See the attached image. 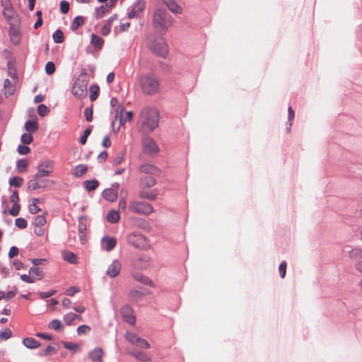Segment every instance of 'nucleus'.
<instances>
[{
    "label": "nucleus",
    "mask_w": 362,
    "mask_h": 362,
    "mask_svg": "<svg viewBox=\"0 0 362 362\" xmlns=\"http://www.w3.org/2000/svg\"><path fill=\"white\" fill-rule=\"evenodd\" d=\"M132 355L135 357L137 360L142 362H148L151 361V356H149L146 353H143L141 351H134L132 353Z\"/></svg>",
    "instance_id": "c756f323"
},
{
    "label": "nucleus",
    "mask_w": 362,
    "mask_h": 362,
    "mask_svg": "<svg viewBox=\"0 0 362 362\" xmlns=\"http://www.w3.org/2000/svg\"><path fill=\"white\" fill-rule=\"evenodd\" d=\"M62 344H63L64 347L69 350H76V349L78 348V345L76 344H73V343L66 342V341H64Z\"/></svg>",
    "instance_id": "69168bd1"
},
{
    "label": "nucleus",
    "mask_w": 362,
    "mask_h": 362,
    "mask_svg": "<svg viewBox=\"0 0 362 362\" xmlns=\"http://www.w3.org/2000/svg\"><path fill=\"white\" fill-rule=\"evenodd\" d=\"M86 226H87V219L86 218L81 216L78 219V230L79 233V238L82 244H84L86 242Z\"/></svg>",
    "instance_id": "ddd939ff"
},
{
    "label": "nucleus",
    "mask_w": 362,
    "mask_h": 362,
    "mask_svg": "<svg viewBox=\"0 0 362 362\" xmlns=\"http://www.w3.org/2000/svg\"><path fill=\"white\" fill-rule=\"evenodd\" d=\"M32 263L34 266L37 265H45L47 264V259H33Z\"/></svg>",
    "instance_id": "338daca9"
},
{
    "label": "nucleus",
    "mask_w": 362,
    "mask_h": 362,
    "mask_svg": "<svg viewBox=\"0 0 362 362\" xmlns=\"http://www.w3.org/2000/svg\"><path fill=\"white\" fill-rule=\"evenodd\" d=\"M90 43L96 49L99 50L103 47L104 40L100 36L95 34H92Z\"/></svg>",
    "instance_id": "4be33fe9"
},
{
    "label": "nucleus",
    "mask_w": 362,
    "mask_h": 362,
    "mask_svg": "<svg viewBox=\"0 0 362 362\" xmlns=\"http://www.w3.org/2000/svg\"><path fill=\"white\" fill-rule=\"evenodd\" d=\"M30 149L28 146L25 145H20L18 147V152L21 155H27L30 153Z\"/></svg>",
    "instance_id": "e2e57ef3"
},
{
    "label": "nucleus",
    "mask_w": 362,
    "mask_h": 362,
    "mask_svg": "<svg viewBox=\"0 0 362 362\" xmlns=\"http://www.w3.org/2000/svg\"><path fill=\"white\" fill-rule=\"evenodd\" d=\"M47 223L45 215H38L35 217L34 224L37 227H42Z\"/></svg>",
    "instance_id": "a19ab883"
},
{
    "label": "nucleus",
    "mask_w": 362,
    "mask_h": 362,
    "mask_svg": "<svg viewBox=\"0 0 362 362\" xmlns=\"http://www.w3.org/2000/svg\"><path fill=\"white\" fill-rule=\"evenodd\" d=\"M107 221L110 223H117L120 219L119 211L116 210L110 211L106 216Z\"/></svg>",
    "instance_id": "5701e85b"
},
{
    "label": "nucleus",
    "mask_w": 362,
    "mask_h": 362,
    "mask_svg": "<svg viewBox=\"0 0 362 362\" xmlns=\"http://www.w3.org/2000/svg\"><path fill=\"white\" fill-rule=\"evenodd\" d=\"M90 331V328L88 325H81L77 328V332L79 335L88 334Z\"/></svg>",
    "instance_id": "052dcab7"
},
{
    "label": "nucleus",
    "mask_w": 362,
    "mask_h": 362,
    "mask_svg": "<svg viewBox=\"0 0 362 362\" xmlns=\"http://www.w3.org/2000/svg\"><path fill=\"white\" fill-rule=\"evenodd\" d=\"M112 19H109L107 22L101 28V34L104 36L107 35L111 31Z\"/></svg>",
    "instance_id": "de8ad7c7"
},
{
    "label": "nucleus",
    "mask_w": 362,
    "mask_h": 362,
    "mask_svg": "<svg viewBox=\"0 0 362 362\" xmlns=\"http://www.w3.org/2000/svg\"><path fill=\"white\" fill-rule=\"evenodd\" d=\"M139 83L145 94L152 95L159 90L160 82L157 77L152 74L140 76Z\"/></svg>",
    "instance_id": "7ed1b4c3"
},
{
    "label": "nucleus",
    "mask_w": 362,
    "mask_h": 362,
    "mask_svg": "<svg viewBox=\"0 0 362 362\" xmlns=\"http://www.w3.org/2000/svg\"><path fill=\"white\" fill-rule=\"evenodd\" d=\"M158 192L156 189H141L139 192V197L153 201L156 199Z\"/></svg>",
    "instance_id": "f3484780"
},
{
    "label": "nucleus",
    "mask_w": 362,
    "mask_h": 362,
    "mask_svg": "<svg viewBox=\"0 0 362 362\" xmlns=\"http://www.w3.org/2000/svg\"><path fill=\"white\" fill-rule=\"evenodd\" d=\"M156 184L155 179L150 175L145 176L141 179V189H148L153 187Z\"/></svg>",
    "instance_id": "b1692460"
},
{
    "label": "nucleus",
    "mask_w": 362,
    "mask_h": 362,
    "mask_svg": "<svg viewBox=\"0 0 362 362\" xmlns=\"http://www.w3.org/2000/svg\"><path fill=\"white\" fill-rule=\"evenodd\" d=\"M85 23V18L83 16H76L74 18L72 24L71 29L76 30L78 28L82 26Z\"/></svg>",
    "instance_id": "473e14b6"
},
{
    "label": "nucleus",
    "mask_w": 362,
    "mask_h": 362,
    "mask_svg": "<svg viewBox=\"0 0 362 362\" xmlns=\"http://www.w3.org/2000/svg\"><path fill=\"white\" fill-rule=\"evenodd\" d=\"M54 171V163L51 160H46L40 163L37 167V173L35 174L36 178L47 177L50 175Z\"/></svg>",
    "instance_id": "6e6552de"
},
{
    "label": "nucleus",
    "mask_w": 362,
    "mask_h": 362,
    "mask_svg": "<svg viewBox=\"0 0 362 362\" xmlns=\"http://www.w3.org/2000/svg\"><path fill=\"white\" fill-rule=\"evenodd\" d=\"M62 256L64 260L69 262L71 264H74L77 262V257L76 255L70 251H64L62 253Z\"/></svg>",
    "instance_id": "bb28decb"
},
{
    "label": "nucleus",
    "mask_w": 362,
    "mask_h": 362,
    "mask_svg": "<svg viewBox=\"0 0 362 362\" xmlns=\"http://www.w3.org/2000/svg\"><path fill=\"white\" fill-rule=\"evenodd\" d=\"M42 278V273H25L21 275V279L26 283H34Z\"/></svg>",
    "instance_id": "dca6fc26"
},
{
    "label": "nucleus",
    "mask_w": 362,
    "mask_h": 362,
    "mask_svg": "<svg viewBox=\"0 0 362 362\" xmlns=\"http://www.w3.org/2000/svg\"><path fill=\"white\" fill-rule=\"evenodd\" d=\"M174 19L164 8L156 9L153 16V25L160 32H165L173 25Z\"/></svg>",
    "instance_id": "f03ea898"
},
{
    "label": "nucleus",
    "mask_w": 362,
    "mask_h": 362,
    "mask_svg": "<svg viewBox=\"0 0 362 362\" xmlns=\"http://www.w3.org/2000/svg\"><path fill=\"white\" fill-rule=\"evenodd\" d=\"M38 179L39 178H36L35 175L34 178L30 180L28 182V188L30 190H35V189L40 188L41 186L38 182Z\"/></svg>",
    "instance_id": "37998d69"
},
{
    "label": "nucleus",
    "mask_w": 362,
    "mask_h": 362,
    "mask_svg": "<svg viewBox=\"0 0 362 362\" xmlns=\"http://www.w3.org/2000/svg\"><path fill=\"white\" fill-rule=\"evenodd\" d=\"M21 206L19 203H13L12 208L9 210V214L13 216H16L20 211Z\"/></svg>",
    "instance_id": "5fc2aeb1"
},
{
    "label": "nucleus",
    "mask_w": 362,
    "mask_h": 362,
    "mask_svg": "<svg viewBox=\"0 0 362 362\" xmlns=\"http://www.w3.org/2000/svg\"><path fill=\"white\" fill-rule=\"evenodd\" d=\"M91 127H88L85 129V131L83 132V135L81 136L80 138V143L82 144V145H84L86 144V141H87V139L88 137L89 136V135L91 133Z\"/></svg>",
    "instance_id": "8fccbe9b"
},
{
    "label": "nucleus",
    "mask_w": 362,
    "mask_h": 362,
    "mask_svg": "<svg viewBox=\"0 0 362 362\" xmlns=\"http://www.w3.org/2000/svg\"><path fill=\"white\" fill-rule=\"evenodd\" d=\"M11 186L21 187L23 183V179L20 177H14L10 180L9 182Z\"/></svg>",
    "instance_id": "3c124183"
},
{
    "label": "nucleus",
    "mask_w": 362,
    "mask_h": 362,
    "mask_svg": "<svg viewBox=\"0 0 362 362\" xmlns=\"http://www.w3.org/2000/svg\"><path fill=\"white\" fill-rule=\"evenodd\" d=\"M15 225L21 229H24L27 227L28 223L25 218H18L15 221Z\"/></svg>",
    "instance_id": "603ef678"
},
{
    "label": "nucleus",
    "mask_w": 362,
    "mask_h": 362,
    "mask_svg": "<svg viewBox=\"0 0 362 362\" xmlns=\"http://www.w3.org/2000/svg\"><path fill=\"white\" fill-rule=\"evenodd\" d=\"M127 195L126 191L122 190L118 203L119 210L124 211L127 208Z\"/></svg>",
    "instance_id": "7c9ffc66"
},
{
    "label": "nucleus",
    "mask_w": 362,
    "mask_h": 362,
    "mask_svg": "<svg viewBox=\"0 0 362 362\" xmlns=\"http://www.w3.org/2000/svg\"><path fill=\"white\" fill-rule=\"evenodd\" d=\"M15 89L16 88L14 85H13L8 79H6L4 84V95L6 96L13 95L14 93Z\"/></svg>",
    "instance_id": "a878e982"
},
{
    "label": "nucleus",
    "mask_w": 362,
    "mask_h": 362,
    "mask_svg": "<svg viewBox=\"0 0 362 362\" xmlns=\"http://www.w3.org/2000/svg\"><path fill=\"white\" fill-rule=\"evenodd\" d=\"M134 278L138 281H140L144 284L153 286L152 281L146 276H145L143 273H134Z\"/></svg>",
    "instance_id": "2f4dec72"
},
{
    "label": "nucleus",
    "mask_w": 362,
    "mask_h": 362,
    "mask_svg": "<svg viewBox=\"0 0 362 362\" xmlns=\"http://www.w3.org/2000/svg\"><path fill=\"white\" fill-rule=\"evenodd\" d=\"M40 202V199L37 198H33L30 200L28 209L29 211L33 214H35L41 211V209L37 206V204Z\"/></svg>",
    "instance_id": "cd10ccee"
},
{
    "label": "nucleus",
    "mask_w": 362,
    "mask_h": 362,
    "mask_svg": "<svg viewBox=\"0 0 362 362\" xmlns=\"http://www.w3.org/2000/svg\"><path fill=\"white\" fill-rule=\"evenodd\" d=\"M122 269V263L119 260L115 259L109 266L107 272H120Z\"/></svg>",
    "instance_id": "58836bf2"
},
{
    "label": "nucleus",
    "mask_w": 362,
    "mask_h": 362,
    "mask_svg": "<svg viewBox=\"0 0 362 362\" xmlns=\"http://www.w3.org/2000/svg\"><path fill=\"white\" fill-rule=\"evenodd\" d=\"M88 168L86 165L80 164L75 166L72 170V175L75 177H81L86 173Z\"/></svg>",
    "instance_id": "412c9836"
},
{
    "label": "nucleus",
    "mask_w": 362,
    "mask_h": 362,
    "mask_svg": "<svg viewBox=\"0 0 362 362\" xmlns=\"http://www.w3.org/2000/svg\"><path fill=\"white\" fill-rule=\"evenodd\" d=\"M127 243L132 246L139 249H147L148 243L147 238L139 233H131L127 237Z\"/></svg>",
    "instance_id": "423d86ee"
},
{
    "label": "nucleus",
    "mask_w": 362,
    "mask_h": 362,
    "mask_svg": "<svg viewBox=\"0 0 362 362\" xmlns=\"http://www.w3.org/2000/svg\"><path fill=\"white\" fill-rule=\"evenodd\" d=\"M64 34L62 30H57L53 34V40L56 43H62L64 41Z\"/></svg>",
    "instance_id": "49530a36"
},
{
    "label": "nucleus",
    "mask_w": 362,
    "mask_h": 362,
    "mask_svg": "<svg viewBox=\"0 0 362 362\" xmlns=\"http://www.w3.org/2000/svg\"><path fill=\"white\" fill-rule=\"evenodd\" d=\"M77 314L69 313L64 316V321L66 325H71L72 322L76 319Z\"/></svg>",
    "instance_id": "c03bdc74"
},
{
    "label": "nucleus",
    "mask_w": 362,
    "mask_h": 362,
    "mask_svg": "<svg viewBox=\"0 0 362 362\" xmlns=\"http://www.w3.org/2000/svg\"><path fill=\"white\" fill-rule=\"evenodd\" d=\"M90 90L91 93V94L90 95V99L91 101H94L98 96L99 88L96 86H92L90 88Z\"/></svg>",
    "instance_id": "09e8293b"
},
{
    "label": "nucleus",
    "mask_w": 362,
    "mask_h": 362,
    "mask_svg": "<svg viewBox=\"0 0 362 362\" xmlns=\"http://www.w3.org/2000/svg\"><path fill=\"white\" fill-rule=\"evenodd\" d=\"M124 152H119L114 159L113 164L115 165H119L124 159Z\"/></svg>",
    "instance_id": "4d7b16f0"
},
{
    "label": "nucleus",
    "mask_w": 362,
    "mask_h": 362,
    "mask_svg": "<svg viewBox=\"0 0 362 362\" xmlns=\"http://www.w3.org/2000/svg\"><path fill=\"white\" fill-rule=\"evenodd\" d=\"M140 171L143 173L153 175L158 171L157 168L151 164H144L140 166Z\"/></svg>",
    "instance_id": "c85d7f7f"
},
{
    "label": "nucleus",
    "mask_w": 362,
    "mask_h": 362,
    "mask_svg": "<svg viewBox=\"0 0 362 362\" xmlns=\"http://www.w3.org/2000/svg\"><path fill=\"white\" fill-rule=\"evenodd\" d=\"M146 6L145 1L143 0L137 1L132 6L131 11L128 13L129 18L139 17L144 11Z\"/></svg>",
    "instance_id": "9b49d317"
},
{
    "label": "nucleus",
    "mask_w": 362,
    "mask_h": 362,
    "mask_svg": "<svg viewBox=\"0 0 362 362\" xmlns=\"http://www.w3.org/2000/svg\"><path fill=\"white\" fill-rule=\"evenodd\" d=\"M117 187L118 185H117L116 188H107L105 189L103 192V197L110 202H114L116 201L117 197H118V192H117Z\"/></svg>",
    "instance_id": "2eb2a0df"
},
{
    "label": "nucleus",
    "mask_w": 362,
    "mask_h": 362,
    "mask_svg": "<svg viewBox=\"0 0 362 362\" xmlns=\"http://www.w3.org/2000/svg\"><path fill=\"white\" fill-rule=\"evenodd\" d=\"M117 245V239L114 237L105 236L101 240L102 247L107 252L112 250Z\"/></svg>",
    "instance_id": "4468645a"
},
{
    "label": "nucleus",
    "mask_w": 362,
    "mask_h": 362,
    "mask_svg": "<svg viewBox=\"0 0 362 362\" xmlns=\"http://www.w3.org/2000/svg\"><path fill=\"white\" fill-rule=\"evenodd\" d=\"M49 327L54 330H59L62 327V325L59 320H53L50 322Z\"/></svg>",
    "instance_id": "6e6d98bb"
},
{
    "label": "nucleus",
    "mask_w": 362,
    "mask_h": 362,
    "mask_svg": "<svg viewBox=\"0 0 362 362\" xmlns=\"http://www.w3.org/2000/svg\"><path fill=\"white\" fill-rule=\"evenodd\" d=\"M28 163L25 159H21L17 163V169L19 173H25L27 170Z\"/></svg>",
    "instance_id": "ea45409f"
},
{
    "label": "nucleus",
    "mask_w": 362,
    "mask_h": 362,
    "mask_svg": "<svg viewBox=\"0 0 362 362\" xmlns=\"http://www.w3.org/2000/svg\"><path fill=\"white\" fill-rule=\"evenodd\" d=\"M81 288L78 286H71L66 290L65 294L69 296H73L75 293H78Z\"/></svg>",
    "instance_id": "13d9d810"
},
{
    "label": "nucleus",
    "mask_w": 362,
    "mask_h": 362,
    "mask_svg": "<svg viewBox=\"0 0 362 362\" xmlns=\"http://www.w3.org/2000/svg\"><path fill=\"white\" fill-rule=\"evenodd\" d=\"M56 353V349L54 346L49 345L47 347L38 353V356H45L54 354Z\"/></svg>",
    "instance_id": "79ce46f5"
},
{
    "label": "nucleus",
    "mask_w": 362,
    "mask_h": 362,
    "mask_svg": "<svg viewBox=\"0 0 362 362\" xmlns=\"http://www.w3.org/2000/svg\"><path fill=\"white\" fill-rule=\"evenodd\" d=\"M38 125L37 122L33 120H28L25 124V129L30 134L35 132L37 130Z\"/></svg>",
    "instance_id": "72a5a7b5"
},
{
    "label": "nucleus",
    "mask_w": 362,
    "mask_h": 362,
    "mask_svg": "<svg viewBox=\"0 0 362 362\" xmlns=\"http://www.w3.org/2000/svg\"><path fill=\"white\" fill-rule=\"evenodd\" d=\"M99 185L96 180H86L84 182V186L88 191L95 190Z\"/></svg>",
    "instance_id": "c9c22d12"
},
{
    "label": "nucleus",
    "mask_w": 362,
    "mask_h": 362,
    "mask_svg": "<svg viewBox=\"0 0 362 362\" xmlns=\"http://www.w3.org/2000/svg\"><path fill=\"white\" fill-rule=\"evenodd\" d=\"M159 115L156 109L145 107L140 114L139 124L144 132H152L158 125Z\"/></svg>",
    "instance_id": "f257e3e1"
},
{
    "label": "nucleus",
    "mask_w": 362,
    "mask_h": 362,
    "mask_svg": "<svg viewBox=\"0 0 362 362\" xmlns=\"http://www.w3.org/2000/svg\"><path fill=\"white\" fill-rule=\"evenodd\" d=\"M87 75L86 74H81L75 81L72 89V94L79 98L82 99L87 95V86H88Z\"/></svg>",
    "instance_id": "20e7f679"
},
{
    "label": "nucleus",
    "mask_w": 362,
    "mask_h": 362,
    "mask_svg": "<svg viewBox=\"0 0 362 362\" xmlns=\"http://www.w3.org/2000/svg\"><path fill=\"white\" fill-rule=\"evenodd\" d=\"M149 294V292L141 291L139 290H132L129 293V297L131 300L137 301L143 296Z\"/></svg>",
    "instance_id": "393cba45"
},
{
    "label": "nucleus",
    "mask_w": 362,
    "mask_h": 362,
    "mask_svg": "<svg viewBox=\"0 0 362 362\" xmlns=\"http://www.w3.org/2000/svg\"><path fill=\"white\" fill-rule=\"evenodd\" d=\"M133 117L132 111L122 112L120 115V124H123L127 122H131Z\"/></svg>",
    "instance_id": "4c0bfd02"
},
{
    "label": "nucleus",
    "mask_w": 362,
    "mask_h": 362,
    "mask_svg": "<svg viewBox=\"0 0 362 362\" xmlns=\"http://www.w3.org/2000/svg\"><path fill=\"white\" fill-rule=\"evenodd\" d=\"M122 317L125 322L130 325H134L135 322V317L133 315V310L129 305H124L121 309Z\"/></svg>",
    "instance_id": "f8f14e48"
},
{
    "label": "nucleus",
    "mask_w": 362,
    "mask_h": 362,
    "mask_svg": "<svg viewBox=\"0 0 362 362\" xmlns=\"http://www.w3.org/2000/svg\"><path fill=\"white\" fill-rule=\"evenodd\" d=\"M60 10L64 14L67 13L69 10V4L68 1H62L60 3Z\"/></svg>",
    "instance_id": "680f3d73"
},
{
    "label": "nucleus",
    "mask_w": 362,
    "mask_h": 362,
    "mask_svg": "<svg viewBox=\"0 0 362 362\" xmlns=\"http://www.w3.org/2000/svg\"><path fill=\"white\" fill-rule=\"evenodd\" d=\"M85 117L88 122H91L93 119V110L90 108H86L85 110Z\"/></svg>",
    "instance_id": "774afa93"
},
{
    "label": "nucleus",
    "mask_w": 362,
    "mask_h": 362,
    "mask_svg": "<svg viewBox=\"0 0 362 362\" xmlns=\"http://www.w3.org/2000/svg\"><path fill=\"white\" fill-rule=\"evenodd\" d=\"M21 140L24 144H30L33 141V138L31 134L25 133L21 136Z\"/></svg>",
    "instance_id": "864d4df0"
},
{
    "label": "nucleus",
    "mask_w": 362,
    "mask_h": 362,
    "mask_svg": "<svg viewBox=\"0 0 362 362\" xmlns=\"http://www.w3.org/2000/svg\"><path fill=\"white\" fill-rule=\"evenodd\" d=\"M148 47L153 53L163 57H166L168 53V45L163 38L151 42Z\"/></svg>",
    "instance_id": "0eeeda50"
},
{
    "label": "nucleus",
    "mask_w": 362,
    "mask_h": 362,
    "mask_svg": "<svg viewBox=\"0 0 362 362\" xmlns=\"http://www.w3.org/2000/svg\"><path fill=\"white\" fill-rule=\"evenodd\" d=\"M49 110L47 107L45 105H40L37 107V113L40 116H45L47 112Z\"/></svg>",
    "instance_id": "0e129e2a"
},
{
    "label": "nucleus",
    "mask_w": 362,
    "mask_h": 362,
    "mask_svg": "<svg viewBox=\"0 0 362 362\" xmlns=\"http://www.w3.org/2000/svg\"><path fill=\"white\" fill-rule=\"evenodd\" d=\"M142 144L144 151L146 153L153 154L158 152V147L152 138L149 136L144 137Z\"/></svg>",
    "instance_id": "9d476101"
},
{
    "label": "nucleus",
    "mask_w": 362,
    "mask_h": 362,
    "mask_svg": "<svg viewBox=\"0 0 362 362\" xmlns=\"http://www.w3.org/2000/svg\"><path fill=\"white\" fill-rule=\"evenodd\" d=\"M12 336V332L8 329L6 328L4 329H2L0 331V341L3 340H7L9 338H11Z\"/></svg>",
    "instance_id": "a18cd8bd"
},
{
    "label": "nucleus",
    "mask_w": 362,
    "mask_h": 362,
    "mask_svg": "<svg viewBox=\"0 0 362 362\" xmlns=\"http://www.w3.org/2000/svg\"><path fill=\"white\" fill-rule=\"evenodd\" d=\"M45 71L47 74L51 75L55 71V65L53 62H49L46 64Z\"/></svg>",
    "instance_id": "bf43d9fd"
},
{
    "label": "nucleus",
    "mask_w": 362,
    "mask_h": 362,
    "mask_svg": "<svg viewBox=\"0 0 362 362\" xmlns=\"http://www.w3.org/2000/svg\"><path fill=\"white\" fill-rule=\"evenodd\" d=\"M103 351L101 348H96L89 354V358L92 362H103Z\"/></svg>",
    "instance_id": "a211bd4d"
},
{
    "label": "nucleus",
    "mask_w": 362,
    "mask_h": 362,
    "mask_svg": "<svg viewBox=\"0 0 362 362\" xmlns=\"http://www.w3.org/2000/svg\"><path fill=\"white\" fill-rule=\"evenodd\" d=\"M23 345L30 349H35L40 346V343L33 337H26L23 340Z\"/></svg>",
    "instance_id": "6ab92c4d"
},
{
    "label": "nucleus",
    "mask_w": 362,
    "mask_h": 362,
    "mask_svg": "<svg viewBox=\"0 0 362 362\" xmlns=\"http://www.w3.org/2000/svg\"><path fill=\"white\" fill-rule=\"evenodd\" d=\"M109 11H110V8L107 4L101 5L100 6L97 7L95 9L94 14H93L94 18L96 19H100V18H103L105 16V14L109 12Z\"/></svg>",
    "instance_id": "aec40b11"
},
{
    "label": "nucleus",
    "mask_w": 362,
    "mask_h": 362,
    "mask_svg": "<svg viewBox=\"0 0 362 362\" xmlns=\"http://www.w3.org/2000/svg\"><path fill=\"white\" fill-rule=\"evenodd\" d=\"M125 338L128 341L132 344H134L139 348L144 349H148L150 348V344L146 339L140 338L132 332H127L125 335Z\"/></svg>",
    "instance_id": "1a4fd4ad"
},
{
    "label": "nucleus",
    "mask_w": 362,
    "mask_h": 362,
    "mask_svg": "<svg viewBox=\"0 0 362 362\" xmlns=\"http://www.w3.org/2000/svg\"><path fill=\"white\" fill-rule=\"evenodd\" d=\"M10 37L12 42L15 45H18L21 41V34L17 30L12 29L10 31Z\"/></svg>",
    "instance_id": "e433bc0d"
},
{
    "label": "nucleus",
    "mask_w": 362,
    "mask_h": 362,
    "mask_svg": "<svg viewBox=\"0 0 362 362\" xmlns=\"http://www.w3.org/2000/svg\"><path fill=\"white\" fill-rule=\"evenodd\" d=\"M167 7L173 13L180 14L183 11L182 8L175 1L171 2Z\"/></svg>",
    "instance_id": "f704fd0d"
},
{
    "label": "nucleus",
    "mask_w": 362,
    "mask_h": 362,
    "mask_svg": "<svg viewBox=\"0 0 362 362\" xmlns=\"http://www.w3.org/2000/svg\"><path fill=\"white\" fill-rule=\"evenodd\" d=\"M129 210L135 214L148 216L153 213V208L146 202L132 201L129 204Z\"/></svg>",
    "instance_id": "39448f33"
}]
</instances>
